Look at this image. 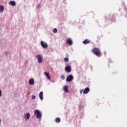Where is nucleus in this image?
Segmentation results:
<instances>
[{"label": "nucleus", "mask_w": 127, "mask_h": 127, "mask_svg": "<svg viewBox=\"0 0 127 127\" xmlns=\"http://www.w3.org/2000/svg\"><path fill=\"white\" fill-rule=\"evenodd\" d=\"M34 115L37 119H39L42 117L41 112H40L38 110H35Z\"/></svg>", "instance_id": "1"}, {"label": "nucleus", "mask_w": 127, "mask_h": 127, "mask_svg": "<svg viewBox=\"0 0 127 127\" xmlns=\"http://www.w3.org/2000/svg\"><path fill=\"white\" fill-rule=\"evenodd\" d=\"M92 52H93L94 53V54H95V55H96V56H97L98 57H101V55H100L101 52L98 48L93 49V50H92Z\"/></svg>", "instance_id": "2"}, {"label": "nucleus", "mask_w": 127, "mask_h": 127, "mask_svg": "<svg viewBox=\"0 0 127 127\" xmlns=\"http://www.w3.org/2000/svg\"><path fill=\"white\" fill-rule=\"evenodd\" d=\"M35 58L38 60L39 63L41 64L43 62V59L40 55L36 56Z\"/></svg>", "instance_id": "3"}, {"label": "nucleus", "mask_w": 127, "mask_h": 127, "mask_svg": "<svg viewBox=\"0 0 127 127\" xmlns=\"http://www.w3.org/2000/svg\"><path fill=\"white\" fill-rule=\"evenodd\" d=\"M74 79V77L72 75H69L66 77V81L69 82Z\"/></svg>", "instance_id": "4"}, {"label": "nucleus", "mask_w": 127, "mask_h": 127, "mask_svg": "<svg viewBox=\"0 0 127 127\" xmlns=\"http://www.w3.org/2000/svg\"><path fill=\"white\" fill-rule=\"evenodd\" d=\"M66 44L69 46L72 45L73 41L71 38H67V39H66Z\"/></svg>", "instance_id": "5"}, {"label": "nucleus", "mask_w": 127, "mask_h": 127, "mask_svg": "<svg viewBox=\"0 0 127 127\" xmlns=\"http://www.w3.org/2000/svg\"><path fill=\"white\" fill-rule=\"evenodd\" d=\"M41 45L44 49H46L48 47V45L47 43L44 42V41L41 42Z\"/></svg>", "instance_id": "6"}, {"label": "nucleus", "mask_w": 127, "mask_h": 127, "mask_svg": "<svg viewBox=\"0 0 127 127\" xmlns=\"http://www.w3.org/2000/svg\"><path fill=\"white\" fill-rule=\"evenodd\" d=\"M30 114L29 113H26L24 114V119L26 121H28L30 119Z\"/></svg>", "instance_id": "7"}, {"label": "nucleus", "mask_w": 127, "mask_h": 127, "mask_svg": "<svg viewBox=\"0 0 127 127\" xmlns=\"http://www.w3.org/2000/svg\"><path fill=\"white\" fill-rule=\"evenodd\" d=\"M65 71H66L67 72H70L72 70L71 65H69L65 67Z\"/></svg>", "instance_id": "8"}, {"label": "nucleus", "mask_w": 127, "mask_h": 127, "mask_svg": "<svg viewBox=\"0 0 127 127\" xmlns=\"http://www.w3.org/2000/svg\"><path fill=\"white\" fill-rule=\"evenodd\" d=\"M68 88V86L65 85V86H64V88H63V90H64V92L67 93L69 92Z\"/></svg>", "instance_id": "9"}, {"label": "nucleus", "mask_w": 127, "mask_h": 127, "mask_svg": "<svg viewBox=\"0 0 127 127\" xmlns=\"http://www.w3.org/2000/svg\"><path fill=\"white\" fill-rule=\"evenodd\" d=\"M29 83L30 85H33L35 83V80L34 79H30L29 80Z\"/></svg>", "instance_id": "10"}, {"label": "nucleus", "mask_w": 127, "mask_h": 127, "mask_svg": "<svg viewBox=\"0 0 127 127\" xmlns=\"http://www.w3.org/2000/svg\"><path fill=\"white\" fill-rule=\"evenodd\" d=\"M89 91H90V89L89 88L87 87L84 89V91H83V94H86L88 93Z\"/></svg>", "instance_id": "11"}, {"label": "nucleus", "mask_w": 127, "mask_h": 127, "mask_svg": "<svg viewBox=\"0 0 127 127\" xmlns=\"http://www.w3.org/2000/svg\"><path fill=\"white\" fill-rule=\"evenodd\" d=\"M90 43V41L89 40H88V39H85V40L82 42V43H83V44L84 45L89 44Z\"/></svg>", "instance_id": "12"}, {"label": "nucleus", "mask_w": 127, "mask_h": 127, "mask_svg": "<svg viewBox=\"0 0 127 127\" xmlns=\"http://www.w3.org/2000/svg\"><path fill=\"white\" fill-rule=\"evenodd\" d=\"M39 98L41 99V100H43L44 97H43V92H41L39 94Z\"/></svg>", "instance_id": "13"}, {"label": "nucleus", "mask_w": 127, "mask_h": 127, "mask_svg": "<svg viewBox=\"0 0 127 127\" xmlns=\"http://www.w3.org/2000/svg\"><path fill=\"white\" fill-rule=\"evenodd\" d=\"M4 11V7L2 5H0V12H3Z\"/></svg>", "instance_id": "14"}, {"label": "nucleus", "mask_w": 127, "mask_h": 127, "mask_svg": "<svg viewBox=\"0 0 127 127\" xmlns=\"http://www.w3.org/2000/svg\"><path fill=\"white\" fill-rule=\"evenodd\" d=\"M44 74H45V75H46V76H47V77L48 78V79H49V80L51 79V78L50 77L49 73L45 72Z\"/></svg>", "instance_id": "15"}, {"label": "nucleus", "mask_w": 127, "mask_h": 127, "mask_svg": "<svg viewBox=\"0 0 127 127\" xmlns=\"http://www.w3.org/2000/svg\"><path fill=\"white\" fill-rule=\"evenodd\" d=\"M10 4H11L12 6H14L16 5V3L15 2V1H11V2H10Z\"/></svg>", "instance_id": "16"}, {"label": "nucleus", "mask_w": 127, "mask_h": 127, "mask_svg": "<svg viewBox=\"0 0 127 127\" xmlns=\"http://www.w3.org/2000/svg\"><path fill=\"white\" fill-rule=\"evenodd\" d=\"M60 122H61V120H60V118H57V119H56V122L57 123H60Z\"/></svg>", "instance_id": "17"}, {"label": "nucleus", "mask_w": 127, "mask_h": 127, "mask_svg": "<svg viewBox=\"0 0 127 127\" xmlns=\"http://www.w3.org/2000/svg\"><path fill=\"white\" fill-rule=\"evenodd\" d=\"M57 32H58L57 29H56V28H55L54 29V30H53V32H54V33H57Z\"/></svg>", "instance_id": "18"}, {"label": "nucleus", "mask_w": 127, "mask_h": 127, "mask_svg": "<svg viewBox=\"0 0 127 127\" xmlns=\"http://www.w3.org/2000/svg\"><path fill=\"white\" fill-rule=\"evenodd\" d=\"M64 60L65 62H67L69 61L68 58H64Z\"/></svg>", "instance_id": "19"}, {"label": "nucleus", "mask_w": 127, "mask_h": 127, "mask_svg": "<svg viewBox=\"0 0 127 127\" xmlns=\"http://www.w3.org/2000/svg\"><path fill=\"white\" fill-rule=\"evenodd\" d=\"M61 78H62L63 80H64L65 77L64 75H62V76H61Z\"/></svg>", "instance_id": "20"}, {"label": "nucleus", "mask_w": 127, "mask_h": 127, "mask_svg": "<svg viewBox=\"0 0 127 127\" xmlns=\"http://www.w3.org/2000/svg\"><path fill=\"white\" fill-rule=\"evenodd\" d=\"M35 98H36V96H35L33 95V96H32V99L34 100V99H35Z\"/></svg>", "instance_id": "21"}, {"label": "nucleus", "mask_w": 127, "mask_h": 127, "mask_svg": "<svg viewBox=\"0 0 127 127\" xmlns=\"http://www.w3.org/2000/svg\"><path fill=\"white\" fill-rule=\"evenodd\" d=\"M1 96H2V91L0 89V97H1Z\"/></svg>", "instance_id": "22"}, {"label": "nucleus", "mask_w": 127, "mask_h": 127, "mask_svg": "<svg viewBox=\"0 0 127 127\" xmlns=\"http://www.w3.org/2000/svg\"><path fill=\"white\" fill-rule=\"evenodd\" d=\"M83 90H80V91H79V92H80V94L82 95V92Z\"/></svg>", "instance_id": "23"}, {"label": "nucleus", "mask_w": 127, "mask_h": 127, "mask_svg": "<svg viewBox=\"0 0 127 127\" xmlns=\"http://www.w3.org/2000/svg\"><path fill=\"white\" fill-rule=\"evenodd\" d=\"M40 4L37 5V7H40Z\"/></svg>", "instance_id": "24"}, {"label": "nucleus", "mask_w": 127, "mask_h": 127, "mask_svg": "<svg viewBox=\"0 0 127 127\" xmlns=\"http://www.w3.org/2000/svg\"><path fill=\"white\" fill-rule=\"evenodd\" d=\"M1 122V119H0V126Z\"/></svg>", "instance_id": "25"}, {"label": "nucleus", "mask_w": 127, "mask_h": 127, "mask_svg": "<svg viewBox=\"0 0 127 127\" xmlns=\"http://www.w3.org/2000/svg\"><path fill=\"white\" fill-rule=\"evenodd\" d=\"M109 19H111L110 17H109Z\"/></svg>", "instance_id": "26"}, {"label": "nucleus", "mask_w": 127, "mask_h": 127, "mask_svg": "<svg viewBox=\"0 0 127 127\" xmlns=\"http://www.w3.org/2000/svg\"><path fill=\"white\" fill-rule=\"evenodd\" d=\"M125 9H126V7H125Z\"/></svg>", "instance_id": "27"}]
</instances>
